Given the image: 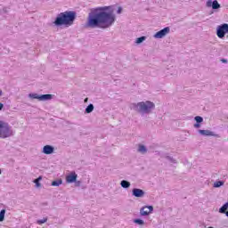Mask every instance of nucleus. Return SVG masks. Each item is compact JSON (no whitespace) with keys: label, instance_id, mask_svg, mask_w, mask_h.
I'll return each mask as SVG.
<instances>
[{"label":"nucleus","instance_id":"nucleus-1","mask_svg":"<svg viewBox=\"0 0 228 228\" xmlns=\"http://www.w3.org/2000/svg\"><path fill=\"white\" fill-rule=\"evenodd\" d=\"M117 16L113 13L112 6L97 7L92 9L88 13L86 28L108 29V28H111L112 24H115Z\"/></svg>","mask_w":228,"mask_h":228},{"label":"nucleus","instance_id":"nucleus-2","mask_svg":"<svg viewBox=\"0 0 228 228\" xmlns=\"http://www.w3.org/2000/svg\"><path fill=\"white\" fill-rule=\"evenodd\" d=\"M76 16L77 14L74 11H66L64 12H61L56 16L53 24L57 28H60V26H66V28H69V26H72V24H74Z\"/></svg>","mask_w":228,"mask_h":228},{"label":"nucleus","instance_id":"nucleus-3","mask_svg":"<svg viewBox=\"0 0 228 228\" xmlns=\"http://www.w3.org/2000/svg\"><path fill=\"white\" fill-rule=\"evenodd\" d=\"M132 108H134V111L149 115V113H152V110H156V104L151 101L140 102L133 103Z\"/></svg>","mask_w":228,"mask_h":228},{"label":"nucleus","instance_id":"nucleus-4","mask_svg":"<svg viewBox=\"0 0 228 228\" xmlns=\"http://www.w3.org/2000/svg\"><path fill=\"white\" fill-rule=\"evenodd\" d=\"M12 127L8 123L0 121V138H10L12 134Z\"/></svg>","mask_w":228,"mask_h":228},{"label":"nucleus","instance_id":"nucleus-5","mask_svg":"<svg viewBox=\"0 0 228 228\" xmlns=\"http://www.w3.org/2000/svg\"><path fill=\"white\" fill-rule=\"evenodd\" d=\"M228 33V24L224 23L217 27L216 28V35L218 38H224L225 35Z\"/></svg>","mask_w":228,"mask_h":228},{"label":"nucleus","instance_id":"nucleus-6","mask_svg":"<svg viewBox=\"0 0 228 228\" xmlns=\"http://www.w3.org/2000/svg\"><path fill=\"white\" fill-rule=\"evenodd\" d=\"M170 33V27H166L154 34V38H165Z\"/></svg>","mask_w":228,"mask_h":228},{"label":"nucleus","instance_id":"nucleus-7","mask_svg":"<svg viewBox=\"0 0 228 228\" xmlns=\"http://www.w3.org/2000/svg\"><path fill=\"white\" fill-rule=\"evenodd\" d=\"M152 211H154V207L145 206L140 209V215L141 216H149L150 213H152Z\"/></svg>","mask_w":228,"mask_h":228},{"label":"nucleus","instance_id":"nucleus-8","mask_svg":"<svg viewBox=\"0 0 228 228\" xmlns=\"http://www.w3.org/2000/svg\"><path fill=\"white\" fill-rule=\"evenodd\" d=\"M206 6L208 8H212V10H220V8H222V5H220V4L218 3V0H208L207 1Z\"/></svg>","mask_w":228,"mask_h":228},{"label":"nucleus","instance_id":"nucleus-9","mask_svg":"<svg viewBox=\"0 0 228 228\" xmlns=\"http://www.w3.org/2000/svg\"><path fill=\"white\" fill-rule=\"evenodd\" d=\"M132 195L133 197H136L137 199H142V197H145V191L138 188H134L132 190Z\"/></svg>","mask_w":228,"mask_h":228},{"label":"nucleus","instance_id":"nucleus-10","mask_svg":"<svg viewBox=\"0 0 228 228\" xmlns=\"http://www.w3.org/2000/svg\"><path fill=\"white\" fill-rule=\"evenodd\" d=\"M76 181H77V174L74 171L66 176V183H68V184H72V183H76Z\"/></svg>","mask_w":228,"mask_h":228},{"label":"nucleus","instance_id":"nucleus-11","mask_svg":"<svg viewBox=\"0 0 228 228\" xmlns=\"http://www.w3.org/2000/svg\"><path fill=\"white\" fill-rule=\"evenodd\" d=\"M198 132L200 133V134H202V136H216V138H220L219 134H215L214 132H212L211 130H198Z\"/></svg>","mask_w":228,"mask_h":228},{"label":"nucleus","instance_id":"nucleus-12","mask_svg":"<svg viewBox=\"0 0 228 228\" xmlns=\"http://www.w3.org/2000/svg\"><path fill=\"white\" fill-rule=\"evenodd\" d=\"M43 154H46V155H49V154H54V147L53 145H45L43 147V151H42Z\"/></svg>","mask_w":228,"mask_h":228},{"label":"nucleus","instance_id":"nucleus-13","mask_svg":"<svg viewBox=\"0 0 228 228\" xmlns=\"http://www.w3.org/2000/svg\"><path fill=\"white\" fill-rule=\"evenodd\" d=\"M54 97L53 94H40V101H51Z\"/></svg>","mask_w":228,"mask_h":228},{"label":"nucleus","instance_id":"nucleus-14","mask_svg":"<svg viewBox=\"0 0 228 228\" xmlns=\"http://www.w3.org/2000/svg\"><path fill=\"white\" fill-rule=\"evenodd\" d=\"M120 186L121 188H125L126 190H127V188L131 187V183L127 180H122L120 182Z\"/></svg>","mask_w":228,"mask_h":228},{"label":"nucleus","instance_id":"nucleus-15","mask_svg":"<svg viewBox=\"0 0 228 228\" xmlns=\"http://www.w3.org/2000/svg\"><path fill=\"white\" fill-rule=\"evenodd\" d=\"M228 211V202L224 203L220 208L219 213L225 215Z\"/></svg>","mask_w":228,"mask_h":228},{"label":"nucleus","instance_id":"nucleus-16","mask_svg":"<svg viewBox=\"0 0 228 228\" xmlns=\"http://www.w3.org/2000/svg\"><path fill=\"white\" fill-rule=\"evenodd\" d=\"M147 147H145V145L142 144H139L138 147V152H140L141 154H147Z\"/></svg>","mask_w":228,"mask_h":228},{"label":"nucleus","instance_id":"nucleus-17","mask_svg":"<svg viewBox=\"0 0 228 228\" xmlns=\"http://www.w3.org/2000/svg\"><path fill=\"white\" fill-rule=\"evenodd\" d=\"M145 40H147V37L142 36V37L136 38L135 44H137V45L143 44V42H145Z\"/></svg>","mask_w":228,"mask_h":228},{"label":"nucleus","instance_id":"nucleus-18","mask_svg":"<svg viewBox=\"0 0 228 228\" xmlns=\"http://www.w3.org/2000/svg\"><path fill=\"white\" fill-rule=\"evenodd\" d=\"M94 104L90 103L86 108V110H85V113H92V111H94Z\"/></svg>","mask_w":228,"mask_h":228},{"label":"nucleus","instance_id":"nucleus-19","mask_svg":"<svg viewBox=\"0 0 228 228\" xmlns=\"http://www.w3.org/2000/svg\"><path fill=\"white\" fill-rule=\"evenodd\" d=\"M62 183H63V180L61 179L54 180L52 182L53 186H60Z\"/></svg>","mask_w":228,"mask_h":228},{"label":"nucleus","instance_id":"nucleus-20","mask_svg":"<svg viewBox=\"0 0 228 228\" xmlns=\"http://www.w3.org/2000/svg\"><path fill=\"white\" fill-rule=\"evenodd\" d=\"M224 181H216V183H214V188H220L221 186H224Z\"/></svg>","mask_w":228,"mask_h":228},{"label":"nucleus","instance_id":"nucleus-21","mask_svg":"<svg viewBox=\"0 0 228 228\" xmlns=\"http://www.w3.org/2000/svg\"><path fill=\"white\" fill-rule=\"evenodd\" d=\"M4 215H6V209H2L0 211V222H4Z\"/></svg>","mask_w":228,"mask_h":228},{"label":"nucleus","instance_id":"nucleus-22","mask_svg":"<svg viewBox=\"0 0 228 228\" xmlns=\"http://www.w3.org/2000/svg\"><path fill=\"white\" fill-rule=\"evenodd\" d=\"M194 120L196 123L198 124H202V122H204V118L200 117V116H196L194 118Z\"/></svg>","mask_w":228,"mask_h":228},{"label":"nucleus","instance_id":"nucleus-23","mask_svg":"<svg viewBox=\"0 0 228 228\" xmlns=\"http://www.w3.org/2000/svg\"><path fill=\"white\" fill-rule=\"evenodd\" d=\"M134 224H137V225H144L145 222L140 218L134 219Z\"/></svg>","mask_w":228,"mask_h":228},{"label":"nucleus","instance_id":"nucleus-24","mask_svg":"<svg viewBox=\"0 0 228 228\" xmlns=\"http://www.w3.org/2000/svg\"><path fill=\"white\" fill-rule=\"evenodd\" d=\"M28 97L30 99H38L40 101V94H29Z\"/></svg>","mask_w":228,"mask_h":228},{"label":"nucleus","instance_id":"nucleus-25","mask_svg":"<svg viewBox=\"0 0 228 228\" xmlns=\"http://www.w3.org/2000/svg\"><path fill=\"white\" fill-rule=\"evenodd\" d=\"M166 159L170 161V163H174V164L177 163V160L175 159H174L173 157H170V156H166Z\"/></svg>","mask_w":228,"mask_h":228},{"label":"nucleus","instance_id":"nucleus-26","mask_svg":"<svg viewBox=\"0 0 228 228\" xmlns=\"http://www.w3.org/2000/svg\"><path fill=\"white\" fill-rule=\"evenodd\" d=\"M45 222H47V217L44 218V219H39L37 220V224L39 225H42V224H45Z\"/></svg>","mask_w":228,"mask_h":228},{"label":"nucleus","instance_id":"nucleus-27","mask_svg":"<svg viewBox=\"0 0 228 228\" xmlns=\"http://www.w3.org/2000/svg\"><path fill=\"white\" fill-rule=\"evenodd\" d=\"M33 183H36L37 188H40V186H42V184L40 183V182H39L38 180H37V179H35V180L33 181Z\"/></svg>","mask_w":228,"mask_h":228},{"label":"nucleus","instance_id":"nucleus-28","mask_svg":"<svg viewBox=\"0 0 228 228\" xmlns=\"http://www.w3.org/2000/svg\"><path fill=\"white\" fill-rule=\"evenodd\" d=\"M74 183H75V186H81V181L76 180V182Z\"/></svg>","mask_w":228,"mask_h":228},{"label":"nucleus","instance_id":"nucleus-29","mask_svg":"<svg viewBox=\"0 0 228 228\" xmlns=\"http://www.w3.org/2000/svg\"><path fill=\"white\" fill-rule=\"evenodd\" d=\"M193 126L195 129H199V127H200V123H195Z\"/></svg>","mask_w":228,"mask_h":228},{"label":"nucleus","instance_id":"nucleus-30","mask_svg":"<svg viewBox=\"0 0 228 228\" xmlns=\"http://www.w3.org/2000/svg\"><path fill=\"white\" fill-rule=\"evenodd\" d=\"M117 13L118 14L122 13V7L118 8Z\"/></svg>","mask_w":228,"mask_h":228},{"label":"nucleus","instance_id":"nucleus-31","mask_svg":"<svg viewBox=\"0 0 228 228\" xmlns=\"http://www.w3.org/2000/svg\"><path fill=\"white\" fill-rule=\"evenodd\" d=\"M221 61L222 63H227V59H222Z\"/></svg>","mask_w":228,"mask_h":228},{"label":"nucleus","instance_id":"nucleus-32","mask_svg":"<svg viewBox=\"0 0 228 228\" xmlns=\"http://www.w3.org/2000/svg\"><path fill=\"white\" fill-rule=\"evenodd\" d=\"M3 108H4V105L0 102V111L3 110Z\"/></svg>","mask_w":228,"mask_h":228},{"label":"nucleus","instance_id":"nucleus-33","mask_svg":"<svg viewBox=\"0 0 228 228\" xmlns=\"http://www.w3.org/2000/svg\"><path fill=\"white\" fill-rule=\"evenodd\" d=\"M36 180H37V181H42V176H39V177H37Z\"/></svg>","mask_w":228,"mask_h":228},{"label":"nucleus","instance_id":"nucleus-34","mask_svg":"<svg viewBox=\"0 0 228 228\" xmlns=\"http://www.w3.org/2000/svg\"><path fill=\"white\" fill-rule=\"evenodd\" d=\"M84 102H88V98H86V99L84 100Z\"/></svg>","mask_w":228,"mask_h":228},{"label":"nucleus","instance_id":"nucleus-35","mask_svg":"<svg viewBox=\"0 0 228 228\" xmlns=\"http://www.w3.org/2000/svg\"><path fill=\"white\" fill-rule=\"evenodd\" d=\"M3 95V90L0 89V97Z\"/></svg>","mask_w":228,"mask_h":228},{"label":"nucleus","instance_id":"nucleus-36","mask_svg":"<svg viewBox=\"0 0 228 228\" xmlns=\"http://www.w3.org/2000/svg\"><path fill=\"white\" fill-rule=\"evenodd\" d=\"M225 215H226V216H228V210L226 211V214H225Z\"/></svg>","mask_w":228,"mask_h":228},{"label":"nucleus","instance_id":"nucleus-37","mask_svg":"<svg viewBox=\"0 0 228 228\" xmlns=\"http://www.w3.org/2000/svg\"><path fill=\"white\" fill-rule=\"evenodd\" d=\"M208 228H214L213 226H209V227H208Z\"/></svg>","mask_w":228,"mask_h":228},{"label":"nucleus","instance_id":"nucleus-38","mask_svg":"<svg viewBox=\"0 0 228 228\" xmlns=\"http://www.w3.org/2000/svg\"><path fill=\"white\" fill-rule=\"evenodd\" d=\"M1 174H2V171H1V169H0V175H1Z\"/></svg>","mask_w":228,"mask_h":228}]
</instances>
